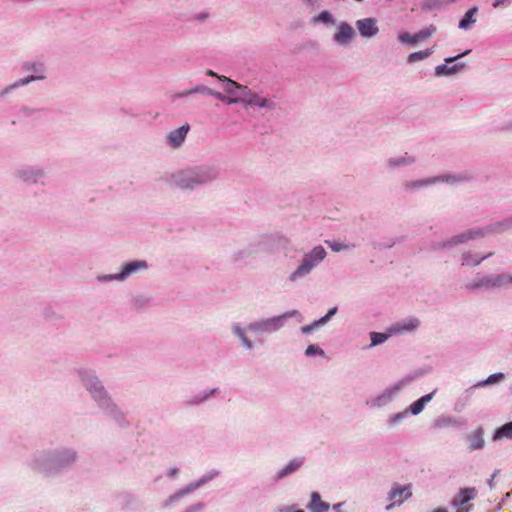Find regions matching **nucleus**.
<instances>
[{
  "label": "nucleus",
  "instance_id": "nucleus-7",
  "mask_svg": "<svg viewBox=\"0 0 512 512\" xmlns=\"http://www.w3.org/2000/svg\"><path fill=\"white\" fill-rule=\"evenodd\" d=\"M435 30H436L435 27H431V28L421 30L414 35H411L409 33H402L399 35V40L402 43L413 44L422 39H426V38L430 37L435 32Z\"/></svg>",
  "mask_w": 512,
  "mask_h": 512
},
{
  "label": "nucleus",
  "instance_id": "nucleus-30",
  "mask_svg": "<svg viewBox=\"0 0 512 512\" xmlns=\"http://www.w3.org/2000/svg\"><path fill=\"white\" fill-rule=\"evenodd\" d=\"M44 76L43 75H37V76H29V77H26V78H23V79H20L19 81H17L12 87H19V86H23V85H26L34 80H37V79H43Z\"/></svg>",
  "mask_w": 512,
  "mask_h": 512
},
{
  "label": "nucleus",
  "instance_id": "nucleus-18",
  "mask_svg": "<svg viewBox=\"0 0 512 512\" xmlns=\"http://www.w3.org/2000/svg\"><path fill=\"white\" fill-rule=\"evenodd\" d=\"M302 461L299 459H294L290 461L283 469H281L277 474V479H281L299 469L302 465Z\"/></svg>",
  "mask_w": 512,
  "mask_h": 512
},
{
  "label": "nucleus",
  "instance_id": "nucleus-45",
  "mask_svg": "<svg viewBox=\"0 0 512 512\" xmlns=\"http://www.w3.org/2000/svg\"><path fill=\"white\" fill-rule=\"evenodd\" d=\"M434 512H447V510L444 508H437L434 510Z\"/></svg>",
  "mask_w": 512,
  "mask_h": 512
},
{
  "label": "nucleus",
  "instance_id": "nucleus-5",
  "mask_svg": "<svg viewBox=\"0 0 512 512\" xmlns=\"http://www.w3.org/2000/svg\"><path fill=\"white\" fill-rule=\"evenodd\" d=\"M505 282V277L502 275L493 276V277H482L478 279L477 281H474L472 283H469L466 285L468 289H477L480 287H497L501 286Z\"/></svg>",
  "mask_w": 512,
  "mask_h": 512
},
{
  "label": "nucleus",
  "instance_id": "nucleus-40",
  "mask_svg": "<svg viewBox=\"0 0 512 512\" xmlns=\"http://www.w3.org/2000/svg\"><path fill=\"white\" fill-rule=\"evenodd\" d=\"M318 325H315V322L311 325H306V326H303L301 328L302 332L305 333V334H308L310 333L315 327H317Z\"/></svg>",
  "mask_w": 512,
  "mask_h": 512
},
{
  "label": "nucleus",
  "instance_id": "nucleus-12",
  "mask_svg": "<svg viewBox=\"0 0 512 512\" xmlns=\"http://www.w3.org/2000/svg\"><path fill=\"white\" fill-rule=\"evenodd\" d=\"M419 326V320L416 318H409L402 323H397L390 328V332L398 333L405 331H413Z\"/></svg>",
  "mask_w": 512,
  "mask_h": 512
},
{
  "label": "nucleus",
  "instance_id": "nucleus-14",
  "mask_svg": "<svg viewBox=\"0 0 512 512\" xmlns=\"http://www.w3.org/2000/svg\"><path fill=\"white\" fill-rule=\"evenodd\" d=\"M247 93L250 95L249 97H238L239 102L245 103L251 106H259L266 107L268 100L264 98H260L258 95L253 93L251 90L247 88Z\"/></svg>",
  "mask_w": 512,
  "mask_h": 512
},
{
  "label": "nucleus",
  "instance_id": "nucleus-16",
  "mask_svg": "<svg viewBox=\"0 0 512 512\" xmlns=\"http://www.w3.org/2000/svg\"><path fill=\"white\" fill-rule=\"evenodd\" d=\"M477 11H478L477 7H472L471 9H469L465 13L464 17L460 20L459 28L464 29V30L469 29L476 22L475 15H476Z\"/></svg>",
  "mask_w": 512,
  "mask_h": 512
},
{
  "label": "nucleus",
  "instance_id": "nucleus-20",
  "mask_svg": "<svg viewBox=\"0 0 512 512\" xmlns=\"http://www.w3.org/2000/svg\"><path fill=\"white\" fill-rule=\"evenodd\" d=\"M493 438L494 440L502 438H512V422L506 423L499 429H497Z\"/></svg>",
  "mask_w": 512,
  "mask_h": 512
},
{
  "label": "nucleus",
  "instance_id": "nucleus-21",
  "mask_svg": "<svg viewBox=\"0 0 512 512\" xmlns=\"http://www.w3.org/2000/svg\"><path fill=\"white\" fill-rule=\"evenodd\" d=\"M492 253H489L487 255H484L480 258L473 257L470 253L464 254L462 259V264L467 266H477L479 265L484 259L490 257Z\"/></svg>",
  "mask_w": 512,
  "mask_h": 512
},
{
  "label": "nucleus",
  "instance_id": "nucleus-6",
  "mask_svg": "<svg viewBox=\"0 0 512 512\" xmlns=\"http://www.w3.org/2000/svg\"><path fill=\"white\" fill-rule=\"evenodd\" d=\"M190 126L188 124L182 125L181 127L171 131L168 135V142L173 148H178L184 142L187 133L189 132Z\"/></svg>",
  "mask_w": 512,
  "mask_h": 512
},
{
  "label": "nucleus",
  "instance_id": "nucleus-39",
  "mask_svg": "<svg viewBox=\"0 0 512 512\" xmlns=\"http://www.w3.org/2000/svg\"><path fill=\"white\" fill-rule=\"evenodd\" d=\"M469 52H470V50H467L464 53H461V54H459L457 56L446 58L445 62L446 63H452V62L456 61L457 59L461 58L462 56L468 54Z\"/></svg>",
  "mask_w": 512,
  "mask_h": 512
},
{
  "label": "nucleus",
  "instance_id": "nucleus-10",
  "mask_svg": "<svg viewBox=\"0 0 512 512\" xmlns=\"http://www.w3.org/2000/svg\"><path fill=\"white\" fill-rule=\"evenodd\" d=\"M316 264H317V262L314 259H312L311 256L306 254L304 256L300 266L291 275V277H290L291 280H294L297 277H301L305 274H308Z\"/></svg>",
  "mask_w": 512,
  "mask_h": 512
},
{
  "label": "nucleus",
  "instance_id": "nucleus-8",
  "mask_svg": "<svg viewBox=\"0 0 512 512\" xmlns=\"http://www.w3.org/2000/svg\"><path fill=\"white\" fill-rule=\"evenodd\" d=\"M357 28L360 34L364 37H372L378 33V27L376 21L372 18H366L357 21Z\"/></svg>",
  "mask_w": 512,
  "mask_h": 512
},
{
  "label": "nucleus",
  "instance_id": "nucleus-13",
  "mask_svg": "<svg viewBox=\"0 0 512 512\" xmlns=\"http://www.w3.org/2000/svg\"><path fill=\"white\" fill-rule=\"evenodd\" d=\"M308 507L312 512H327L329 510V505L321 500L318 492L311 494V501Z\"/></svg>",
  "mask_w": 512,
  "mask_h": 512
},
{
  "label": "nucleus",
  "instance_id": "nucleus-36",
  "mask_svg": "<svg viewBox=\"0 0 512 512\" xmlns=\"http://www.w3.org/2000/svg\"><path fill=\"white\" fill-rule=\"evenodd\" d=\"M326 243H327V244L329 245V247H330L333 251H335V252H339V251H341V250H343V249H346V248H347V246L342 245L341 243H338V242H335V241H333V242L326 241Z\"/></svg>",
  "mask_w": 512,
  "mask_h": 512
},
{
  "label": "nucleus",
  "instance_id": "nucleus-42",
  "mask_svg": "<svg viewBox=\"0 0 512 512\" xmlns=\"http://www.w3.org/2000/svg\"><path fill=\"white\" fill-rule=\"evenodd\" d=\"M206 74L209 75V76L217 77V78L219 76L216 73H214L212 70H207Z\"/></svg>",
  "mask_w": 512,
  "mask_h": 512
},
{
  "label": "nucleus",
  "instance_id": "nucleus-15",
  "mask_svg": "<svg viewBox=\"0 0 512 512\" xmlns=\"http://www.w3.org/2000/svg\"><path fill=\"white\" fill-rule=\"evenodd\" d=\"M218 79L225 82L224 84V90L231 96L233 97H236V90H243V91H247V87L246 86H243V85H240L238 84L237 82L231 80V79H228L227 77L225 76H218Z\"/></svg>",
  "mask_w": 512,
  "mask_h": 512
},
{
  "label": "nucleus",
  "instance_id": "nucleus-26",
  "mask_svg": "<svg viewBox=\"0 0 512 512\" xmlns=\"http://www.w3.org/2000/svg\"><path fill=\"white\" fill-rule=\"evenodd\" d=\"M204 182V179H199L196 176L189 175L185 179H182L180 181V185L183 188H193L194 184L202 183Z\"/></svg>",
  "mask_w": 512,
  "mask_h": 512
},
{
  "label": "nucleus",
  "instance_id": "nucleus-1",
  "mask_svg": "<svg viewBox=\"0 0 512 512\" xmlns=\"http://www.w3.org/2000/svg\"><path fill=\"white\" fill-rule=\"evenodd\" d=\"M512 226V223L510 224V221H505V222H501V223H497L496 225L492 226L490 229L484 231L482 229H476V230H470L469 232L467 233H463L461 235H457L455 237H453L450 241H449V244H458V243H464L470 239H475V238H478V237H482L484 236L485 234H488V233H496V232H501L503 230H505L506 228Z\"/></svg>",
  "mask_w": 512,
  "mask_h": 512
},
{
  "label": "nucleus",
  "instance_id": "nucleus-19",
  "mask_svg": "<svg viewBox=\"0 0 512 512\" xmlns=\"http://www.w3.org/2000/svg\"><path fill=\"white\" fill-rule=\"evenodd\" d=\"M432 396H433V393H430V394L422 396L420 399L415 401L410 406L411 413L414 415L419 414L424 409L425 404H427L432 399Z\"/></svg>",
  "mask_w": 512,
  "mask_h": 512
},
{
  "label": "nucleus",
  "instance_id": "nucleus-43",
  "mask_svg": "<svg viewBox=\"0 0 512 512\" xmlns=\"http://www.w3.org/2000/svg\"><path fill=\"white\" fill-rule=\"evenodd\" d=\"M27 69H28V70H29V69H32V70H33L34 72H36V73H37L38 71H40V70H41V69H38V68L36 67V65H35V64H33L31 67H27Z\"/></svg>",
  "mask_w": 512,
  "mask_h": 512
},
{
  "label": "nucleus",
  "instance_id": "nucleus-29",
  "mask_svg": "<svg viewBox=\"0 0 512 512\" xmlns=\"http://www.w3.org/2000/svg\"><path fill=\"white\" fill-rule=\"evenodd\" d=\"M387 339V335L383 333L373 332L371 333V343L372 345H378L383 343Z\"/></svg>",
  "mask_w": 512,
  "mask_h": 512
},
{
  "label": "nucleus",
  "instance_id": "nucleus-33",
  "mask_svg": "<svg viewBox=\"0 0 512 512\" xmlns=\"http://www.w3.org/2000/svg\"><path fill=\"white\" fill-rule=\"evenodd\" d=\"M305 354L307 356H313L315 354H321L323 355L324 354V351L322 349H320L318 346L316 345H309L305 351Z\"/></svg>",
  "mask_w": 512,
  "mask_h": 512
},
{
  "label": "nucleus",
  "instance_id": "nucleus-22",
  "mask_svg": "<svg viewBox=\"0 0 512 512\" xmlns=\"http://www.w3.org/2000/svg\"><path fill=\"white\" fill-rule=\"evenodd\" d=\"M431 53H432L431 49H426V50H423V51H418V52L411 53L409 55V57H408V62L409 63H415V62L424 60L427 57H429L431 55Z\"/></svg>",
  "mask_w": 512,
  "mask_h": 512
},
{
  "label": "nucleus",
  "instance_id": "nucleus-28",
  "mask_svg": "<svg viewBox=\"0 0 512 512\" xmlns=\"http://www.w3.org/2000/svg\"><path fill=\"white\" fill-rule=\"evenodd\" d=\"M213 96L216 97L217 99L227 103V104H234V103H238L239 102L238 97H227V96H225L222 93L217 92V91L214 92Z\"/></svg>",
  "mask_w": 512,
  "mask_h": 512
},
{
  "label": "nucleus",
  "instance_id": "nucleus-27",
  "mask_svg": "<svg viewBox=\"0 0 512 512\" xmlns=\"http://www.w3.org/2000/svg\"><path fill=\"white\" fill-rule=\"evenodd\" d=\"M311 256L312 259H314L317 263L322 261L326 256V251L323 247L317 246L312 249V251L308 254Z\"/></svg>",
  "mask_w": 512,
  "mask_h": 512
},
{
  "label": "nucleus",
  "instance_id": "nucleus-11",
  "mask_svg": "<svg viewBox=\"0 0 512 512\" xmlns=\"http://www.w3.org/2000/svg\"><path fill=\"white\" fill-rule=\"evenodd\" d=\"M483 435V429L478 427L467 436L470 450H477L484 447L485 441Z\"/></svg>",
  "mask_w": 512,
  "mask_h": 512
},
{
  "label": "nucleus",
  "instance_id": "nucleus-2",
  "mask_svg": "<svg viewBox=\"0 0 512 512\" xmlns=\"http://www.w3.org/2000/svg\"><path fill=\"white\" fill-rule=\"evenodd\" d=\"M477 497V490L474 487L463 488L453 498L452 506L456 509L455 512H470L473 504L469 502Z\"/></svg>",
  "mask_w": 512,
  "mask_h": 512
},
{
  "label": "nucleus",
  "instance_id": "nucleus-44",
  "mask_svg": "<svg viewBox=\"0 0 512 512\" xmlns=\"http://www.w3.org/2000/svg\"><path fill=\"white\" fill-rule=\"evenodd\" d=\"M240 96L239 97H249L250 95L247 93V91L240 90Z\"/></svg>",
  "mask_w": 512,
  "mask_h": 512
},
{
  "label": "nucleus",
  "instance_id": "nucleus-25",
  "mask_svg": "<svg viewBox=\"0 0 512 512\" xmlns=\"http://www.w3.org/2000/svg\"><path fill=\"white\" fill-rule=\"evenodd\" d=\"M205 93V94H208V95H211L213 96L214 94V90L206 87V86H202V85H198L196 86L195 88L191 89V90H187V91H183L179 94V96H186V95H189L191 93Z\"/></svg>",
  "mask_w": 512,
  "mask_h": 512
},
{
  "label": "nucleus",
  "instance_id": "nucleus-9",
  "mask_svg": "<svg viewBox=\"0 0 512 512\" xmlns=\"http://www.w3.org/2000/svg\"><path fill=\"white\" fill-rule=\"evenodd\" d=\"M354 35V31L347 23H341L338 27V31L334 36L337 43L343 45L349 43Z\"/></svg>",
  "mask_w": 512,
  "mask_h": 512
},
{
  "label": "nucleus",
  "instance_id": "nucleus-3",
  "mask_svg": "<svg viewBox=\"0 0 512 512\" xmlns=\"http://www.w3.org/2000/svg\"><path fill=\"white\" fill-rule=\"evenodd\" d=\"M297 313V311L287 312L281 316L269 318L263 320L261 322H255L249 325V329L251 330H259V331H276L282 325V320L287 317H292Z\"/></svg>",
  "mask_w": 512,
  "mask_h": 512
},
{
  "label": "nucleus",
  "instance_id": "nucleus-37",
  "mask_svg": "<svg viewBox=\"0 0 512 512\" xmlns=\"http://www.w3.org/2000/svg\"><path fill=\"white\" fill-rule=\"evenodd\" d=\"M317 19L325 23H329L332 21L331 14L328 11L321 12Z\"/></svg>",
  "mask_w": 512,
  "mask_h": 512
},
{
  "label": "nucleus",
  "instance_id": "nucleus-32",
  "mask_svg": "<svg viewBox=\"0 0 512 512\" xmlns=\"http://www.w3.org/2000/svg\"><path fill=\"white\" fill-rule=\"evenodd\" d=\"M502 379H504V374L503 373H495V374H492L490 375L485 381H484V384H494L496 382H499L501 381Z\"/></svg>",
  "mask_w": 512,
  "mask_h": 512
},
{
  "label": "nucleus",
  "instance_id": "nucleus-41",
  "mask_svg": "<svg viewBox=\"0 0 512 512\" xmlns=\"http://www.w3.org/2000/svg\"><path fill=\"white\" fill-rule=\"evenodd\" d=\"M504 2H505V0H495V2L493 3V7L498 8Z\"/></svg>",
  "mask_w": 512,
  "mask_h": 512
},
{
  "label": "nucleus",
  "instance_id": "nucleus-24",
  "mask_svg": "<svg viewBox=\"0 0 512 512\" xmlns=\"http://www.w3.org/2000/svg\"><path fill=\"white\" fill-rule=\"evenodd\" d=\"M205 93V94H208V95H211L213 96L214 94V90L206 87V86H202V85H198L196 86L195 88L191 89V90H187V91H183L179 94V96H186V95H189L191 93Z\"/></svg>",
  "mask_w": 512,
  "mask_h": 512
},
{
  "label": "nucleus",
  "instance_id": "nucleus-4",
  "mask_svg": "<svg viewBox=\"0 0 512 512\" xmlns=\"http://www.w3.org/2000/svg\"><path fill=\"white\" fill-rule=\"evenodd\" d=\"M411 496H412V492H411L410 484L402 486V487L395 485L389 493V500L391 501V503L386 506V509L390 510L395 505L402 504L405 500H407Z\"/></svg>",
  "mask_w": 512,
  "mask_h": 512
},
{
  "label": "nucleus",
  "instance_id": "nucleus-31",
  "mask_svg": "<svg viewBox=\"0 0 512 512\" xmlns=\"http://www.w3.org/2000/svg\"><path fill=\"white\" fill-rule=\"evenodd\" d=\"M455 1L456 0H430L428 3H426V6L429 9H433V8H437V7H440V6L448 4V3H453Z\"/></svg>",
  "mask_w": 512,
  "mask_h": 512
},
{
  "label": "nucleus",
  "instance_id": "nucleus-35",
  "mask_svg": "<svg viewBox=\"0 0 512 512\" xmlns=\"http://www.w3.org/2000/svg\"><path fill=\"white\" fill-rule=\"evenodd\" d=\"M89 389L92 391L93 396H94L95 398H97V397H101V395H102V386L100 385V383L95 382V383L93 384V386H90V387H89Z\"/></svg>",
  "mask_w": 512,
  "mask_h": 512
},
{
  "label": "nucleus",
  "instance_id": "nucleus-34",
  "mask_svg": "<svg viewBox=\"0 0 512 512\" xmlns=\"http://www.w3.org/2000/svg\"><path fill=\"white\" fill-rule=\"evenodd\" d=\"M336 312V307L330 309L324 317H322L319 321L315 322V325L325 324L330 319V317L333 316Z\"/></svg>",
  "mask_w": 512,
  "mask_h": 512
},
{
  "label": "nucleus",
  "instance_id": "nucleus-38",
  "mask_svg": "<svg viewBox=\"0 0 512 512\" xmlns=\"http://www.w3.org/2000/svg\"><path fill=\"white\" fill-rule=\"evenodd\" d=\"M237 333L238 335L240 336L241 340L243 341V343L245 344V346L247 348H251V342L247 339V337L244 335L243 331H241L240 329H237Z\"/></svg>",
  "mask_w": 512,
  "mask_h": 512
},
{
  "label": "nucleus",
  "instance_id": "nucleus-23",
  "mask_svg": "<svg viewBox=\"0 0 512 512\" xmlns=\"http://www.w3.org/2000/svg\"><path fill=\"white\" fill-rule=\"evenodd\" d=\"M139 267L145 268L146 263L143 261H136V262H131V263L127 264L123 269L121 277L123 278V277L129 275L131 272L135 271Z\"/></svg>",
  "mask_w": 512,
  "mask_h": 512
},
{
  "label": "nucleus",
  "instance_id": "nucleus-17",
  "mask_svg": "<svg viewBox=\"0 0 512 512\" xmlns=\"http://www.w3.org/2000/svg\"><path fill=\"white\" fill-rule=\"evenodd\" d=\"M464 64H455L453 66H447L445 64L438 65L435 68V74L436 76H443V75H451L454 73L459 72L461 69H463Z\"/></svg>",
  "mask_w": 512,
  "mask_h": 512
},
{
  "label": "nucleus",
  "instance_id": "nucleus-47",
  "mask_svg": "<svg viewBox=\"0 0 512 512\" xmlns=\"http://www.w3.org/2000/svg\"><path fill=\"white\" fill-rule=\"evenodd\" d=\"M71 459H72V460H73V459H75V454H74V453H72V455H71Z\"/></svg>",
  "mask_w": 512,
  "mask_h": 512
},
{
  "label": "nucleus",
  "instance_id": "nucleus-46",
  "mask_svg": "<svg viewBox=\"0 0 512 512\" xmlns=\"http://www.w3.org/2000/svg\"><path fill=\"white\" fill-rule=\"evenodd\" d=\"M432 182H434V180L425 181V183H432ZM422 184H424V182H419V185H422Z\"/></svg>",
  "mask_w": 512,
  "mask_h": 512
}]
</instances>
